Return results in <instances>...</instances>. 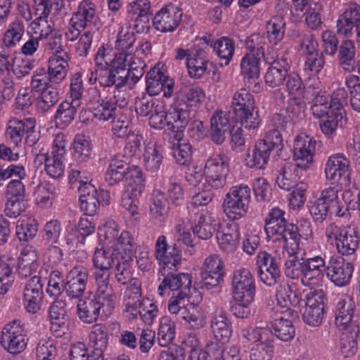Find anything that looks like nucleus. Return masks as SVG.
Here are the masks:
<instances>
[{"instance_id":"nucleus-1","label":"nucleus","mask_w":360,"mask_h":360,"mask_svg":"<svg viewBox=\"0 0 360 360\" xmlns=\"http://www.w3.org/2000/svg\"><path fill=\"white\" fill-rule=\"evenodd\" d=\"M284 273L286 277L300 281L301 283L309 288L319 285L324 277L336 286L343 287L348 285L354 271L353 264L340 255L330 257L328 264L326 255H314L304 258H290L285 262Z\"/></svg>"},{"instance_id":"nucleus-2","label":"nucleus","mask_w":360,"mask_h":360,"mask_svg":"<svg viewBox=\"0 0 360 360\" xmlns=\"http://www.w3.org/2000/svg\"><path fill=\"white\" fill-rule=\"evenodd\" d=\"M285 212L273 207L265 219V232L267 240L278 243L291 258L297 257L299 251L297 228L285 218Z\"/></svg>"},{"instance_id":"nucleus-3","label":"nucleus","mask_w":360,"mask_h":360,"mask_svg":"<svg viewBox=\"0 0 360 360\" xmlns=\"http://www.w3.org/2000/svg\"><path fill=\"white\" fill-rule=\"evenodd\" d=\"M68 144L67 135L64 133L56 134L53 143V149L51 154L44 148L37 151L34 148L33 153L34 155V163L37 167L44 165V169L46 173L53 179H58L64 174L65 160L66 155V146Z\"/></svg>"},{"instance_id":"nucleus-4","label":"nucleus","mask_w":360,"mask_h":360,"mask_svg":"<svg viewBox=\"0 0 360 360\" xmlns=\"http://www.w3.org/2000/svg\"><path fill=\"white\" fill-rule=\"evenodd\" d=\"M231 108L236 123L250 131L259 127L261 120L255 112V97L248 90L242 88L236 91L232 96Z\"/></svg>"},{"instance_id":"nucleus-5","label":"nucleus","mask_w":360,"mask_h":360,"mask_svg":"<svg viewBox=\"0 0 360 360\" xmlns=\"http://www.w3.org/2000/svg\"><path fill=\"white\" fill-rule=\"evenodd\" d=\"M283 148V140L278 130H269L264 138L258 141L252 151L247 155L246 165L250 168L264 169L267 165L270 154L275 152L278 158Z\"/></svg>"},{"instance_id":"nucleus-6","label":"nucleus","mask_w":360,"mask_h":360,"mask_svg":"<svg viewBox=\"0 0 360 360\" xmlns=\"http://www.w3.org/2000/svg\"><path fill=\"white\" fill-rule=\"evenodd\" d=\"M135 41L134 33L127 32L124 34H120L115 43V52L126 56L124 63L128 68L126 78L132 85L143 77L146 66L143 60L135 56L137 49Z\"/></svg>"},{"instance_id":"nucleus-7","label":"nucleus","mask_w":360,"mask_h":360,"mask_svg":"<svg viewBox=\"0 0 360 360\" xmlns=\"http://www.w3.org/2000/svg\"><path fill=\"white\" fill-rule=\"evenodd\" d=\"M328 243L334 245L342 256L354 255L360 243V238L355 228L350 226H339L335 223H329L325 229Z\"/></svg>"},{"instance_id":"nucleus-8","label":"nucleus","mask_w":360,"mask_h":360,"mask_svg":"<svg viewBox=\"0 0 360 360\" xmlns=\"http://www.w3.org/2000/svg\"><path fill=\"white\" fill-rule=\"evenodd\" d=\"M120 93L118 89H115L112 96L102 98L96 88L89 89V110L94 117L100 122L114 119L117 115V106L122 107L127 104L124 97L120 100Z\"/></svg>"},{"instance_id":"nucleus-9","label":"nucleus","mask_w":360,"mask_h":360,"mask_svg":"<svg viewBox=\"0 0 360 360\" xmlns=\"http://www.w3.org/2000/svg\"><path fill=\"white\" fill-rule=\"evenodd\" d=\"M63 6L58 0H34L36 19L32 23V28L39 39H48L56 30L53 22L47 18L50 14L58 15Z\"/></svg>"},{"instance_id":"nucleus-10","label":"nucleus","mask_w":360,"mask_h":360,"mask_svg":"<svg viewBox=\"0 0 360 360\" xmlns=\"http://www.w3.org/2000/svg\"><path fill=\"white\" fill-rule=\"evenodd\" d=\"M251 200V189L243 184L233 186L226 194L223 207L231 221L241 219L248 213Z\"/></svg>"},{"instance_id":"nucleus-11","label":"nucleus","mask_w":360,"mask_h":360,"mask_svg":"<svg viewBox=\"0 0 360 360\" xmlns=\"http://www.w3.org/2000/svg\"><path fill=\"white\" fill-rule=\"evenodd\" d=\"M326 179L331 185L349 188L351 184L352 167L349 159L342 153L330 155L325 164Z\"/></svg>"},{"instance_id":"nucleus-12","label":"nucleus","mask_w":360,"mask_h":360,"mask_svg":"<svg viewBox=\"0 0 360 360\" xmlns=\"http://www.w3.org/2000/svg\"><path fill=\"white\" fill-rule=\"evenodd\" d=\"M81 173L78 170L72 169L69 173V184L74 185L78 184L77 188L79 193V202L81 211L86 215H94L99 207V202L96 198V188L89 181V178L85 177L86 180L82 179Z\"/></svg>"},{"instance_id":"nucleus-13","label":"nucleus","mask_w":360,"mask_h":360,"mask_svg":"<svg viewBox=\"0 0 360 360\" xmlns=\"http://www.w3.org/2000/svg\"><path fill=\"white\" fill-rule=\"evenodd\" d=\"M125 57L118 54L103 45L98 48L94 58L95 65L100 70H106L107 75L113 76V79L119 77H126L128 68L124 63Z\"/></svg>"},{"instance_id":"nucleus-14","label":"nucleus","mask_w":360,"mask_h":360,"mask_svg":"<svg viewBox=\"0 0 360 360\" xmlns=\"http://www.w3.org/2000/svg\"><path fill=\"white\" fill-rule=\"evenodd\" d=\"M181 264V261H179L174 264V266H170L167 271H164L163 269H160V272L163 276V279L158 287V294L163 297L167 291L184 292L188 294L191 286V276L188 274L176 272L179 270Z\"/></svg>"},{"instance_id":"nucleus-15","label":"nucleus","mask_w":360,"mask_h":360,"mask_svg":"<svg viewBox=\"0 0 360 360\" xmlns=\"http://www.w3.org/2000/svg\"><path fill=\"white\" fill-rule=\"evenodd\" d=\"M174 82L167 74L164 65L158 64L152 68L146 75V91L153 96L163 93V96L170 98L173 95Z\"/></svg>"},{"instance_id":"nucleus-16","label":"nucleus","mask_w":360,"mask_h":360,"mask_svg":"<svg viewBox=\"0 0 360 360\" xmlns=\"http://www.w3.org/2000/svg\"><path fill=\"white\" fill-rule=\"evenodd\" d=\"M229 165V159L223 153L213 154L210 157L204 167L206 183L214 189L222 188L226 184Z\"/></svg>"},{"instance_id":"nucleus-17","label":"nucleus","mask_w":360,"mask_h":360,"mask_svg":"<svg viewBox=\"0 0 360 360\" xmlns=\"http://www.w3.org/2000/svg\"><path fill=\"white\" fill-rule=\"evenodd\" d=\"M1 338V345L8 352H21L27 343L25 323L20 320H14L6 324L2 330Z\"/></svg>"},{"instance_id":"nucleus-18","label":"nucleus","mask_w":360,"mask_h":360,"mask_svg":"<svg viewBox=\"0 0 360 360\" xmlns=\"http://www.w3.org/2000/svg\"><path fill=\"white\" fill-rule=\"evenodd\" d=\"M39 274L32 276L25 283L22 290L23 306L30 314H36L40 311L43 302L44 295L41 270Z\"/></svg>"},{"instance_id":"nucleus-19","label":"nucleus","mask_w":360,"mask_h":360,"mask_svg":"<svg viewBox=\"0 0 360 360\" xmlns=\"http://www.w3.org/2000/svg\"><path fill=\"white\" fill-rule=\"evenodd\" d=\"M191 120V112L186 106L176 101L167 110V131L172 134L174 141L184 136V130Z\"/></svg>"},{"instance_id":"nucleus-20","label":"nucleus","mask_w":360,"mask_h":360,"mask_svg":"<svg viewBox=\"0 0 360 360\" xmlns=\"http://www.w3.org/2000/svg\"><path fill=\"white\" fill-rule=\"evenodd\" d=\"M325 295L322 290H310L307 294L305 309L303 312L304 322L312 326H318L324 318Z\"/></svg>"},{"instance_id":"nucleus-21","label":"nucleus","mask_w":360,"mask_h":360,"mask_svg":"<svg viewBox=\"0 0 360 360\" xmlns=\"http://www.w3.org/2000/svg\"><path fill=\"white\" fill-rule=\"evenodd\" d=\"M183 15L182 10L169 4L159 10L153 18L155 29L160 32H172L179 25Z\"/></svg>"},{"instance_id":"nucleus-22","label":"nucleus","mask_w":360,"mask_h":360,"mask_svg":"<svg viewBox=\"0 0 360 360\" xmlns=\"http://www.w3.org/2000/svg\"><path fill=\"white\" fill-rule=\"evenodd\" d=\"M233 297H255V280L248 269L240 267L233 271L231 278Z\"/></svg>"},{"instance_id":"nucleus-23","label":"nucleus","mask_w":360,"mask_h":360,"mask_svg":"<svg viewBox=\"0 0 360 360\" xmlns=\"http://www.w3.org/2000/svg\"><path fill=\"white\" fill-rule=\"evenodd\" d=\"M275 309V313L271 316V327L278 339L283 342L291 341L295 335V328L292 319L294 318L293 309H284L283 311Z\"/></svg>"},{"instance_id":"nucleus-24","label":"nucleus","mask_w":360,"mask_h":360,"mask_svg":"<svg viewBox=\"0 0 360 360\" xmlns=\"http://www.w3.org/2000/svg\"><path fill=\"white\" fill-rule=\"evenodd\" d=\"M224 275V264L219 256L212 255L205 259L202 276V286L206 290H210L220 286Z\"/></svg>"},{"instance_id":"nucleus-25","label":"nucleus","mask_w":360,"mask_h":360,"mask_svg":"<svg viewBox=\"0 0 360 360\" xmlns=\"http://www.w3.org/2000/svg\"><path fill=\"white\" fill-rule=\"evenodd\" d=\"M68 291L60 299L54 300L49 308L51 330L56 338H63L68 332Z\"/></svg>"},{"instance_id":"nucleus-26","label":"nucleus","mask_w":360,"mask_h":360,"mask_svg":"<svg viewBox=\"0 0 360 360\" xmlns=\"http://www.w3.org/2000/svg\"><path fill=\"white\" fill-rule=\"evenodd\" d=\"M155 257L160 265V269H163L164 271H167L170 266H174L176 262L181 261V250L176 244L169 248L166 237L162 235L155 242Z\"/></svg>"},{"instance_id":"nucleus-27","label":"nucleus","mask_w":360,"mask_h":360,"mask_svg":"<svg viewBox=\"0 0 360 360\" xmlns=\"http://www.w3.org/2000/svg\"><path fill=\"white\" fill-rule=\"evenodd\" d=\"M216 238L220 249L226 252H233L240 238V228L234 221L219 224Z\"/></svg>"},{"instance_id":"nucleus-28","label":"nucleus","mask_w":360,"mask_h":360,"mask_svg":"<svg viewBox=\"0 0 360 360\" xmlns=\"http://www.w3.org/2000/svg\"><path fill=\"white\" fill-rule=\"evenodd\" d=\"M97 285V290L93 296L103 304V316L108 317L115 309V295L112 286L109 283L110 274L94 273Z\"/></svg>"},{"instance_id":"nucleus-29","label":"nucleus","mask_w":360,"mask_h":360,"mask_svg":"<svg viewBox=\"0 0 360 360\" xmlns=\"http://www.w3.org/2000/svg\"><path fill=\"white\" fill-rule=\"evenodd\" d=\"M355 308V302L350 295H342L338 299L335 309V324L339 330L356 326L352 323Z\"/></svg>"},{"instance_id":"nucleus-30","label":"nucleus","mask_w":360,"mask_h":360,"mask_svg":"<svg viewBox=\"0 0 360 360\" xmlns=\"http://www.w3.org/2000/svg\"><path fill=\"white\" fill-rule=\"evenodd\" d=\"M150 3L149 0H136L127 6L128 18L133 21L136 32H145L148 28Z\"/></svg>"},{"instance_id":"nucleus-31","label":"nucleus","mask_w":360,"mask_h":360,"mask_svg":"<svg viewBox=\"0 0 360 360\" xmlns=\"http://www.w3.org/2000/svg\"><path fill=\"white\" fill-rule=\"evenodd\" d=\"M39 252L31 245L25 246L18 257L17 274L21 279L33 276L39 268Z\"/></svg>"},{"instance_id":"nucleus-32","label":"nucleus","mask_w":360,"mask_h":360,"mask_svg":"<svg viewBox=\"0 0 360 360\" xmlns=\"http://www.w3.org/2000/svg\"><path fill=\"white\" fill-rule=\"evenodd\" d=\"M360 5L349 3L336 21L337 34L342 37L350 38L354 34L355 18L359 16Z\"/></svg>"},{"instance_id":"nucleus-33","label":"nucleus","mask_w":360,"mask_h":360,"mask_svg":"<svg viewBox=\"0 0 360 360\" xmlns=\"http://www.w3.org/2000/svg\"><path fill=\"white\" fill-rule=\"evenodd\" d=\"M210 328L216 340L221 344L228 342L232 336V323L226 313L222 310H216L213 313Z\"/></svg>"},{"instance_id":"nucleus-34","label":"nucleus","mask_w":360,"mask_h":360,"mask_svg":"<svg viewBox=\"0 0 360 360\" xmlns=\"http://www.w3.org/2000/svg\"><path fill=\"white\" fill-rule=\"evenodd\" d=\"M103 304L94 297L79 299L77 301V315L84 323L91 324L96 322L100 312L103 315Z\"/></svg>"},{"instance_id":"nucleus-35","label":"nucleus","mask_w":360,"mask_h":360,"mask_svg":"<svg viewBox=\"0 0 360 360\" xmlns=\"http://www.w3.org/2000/svg\"><path fill=\"white\" fill-rule=\"evenodd\" d=\"M141 283L138 279H133L127 286L124 295V311L129 319H136L140 311Z\"/></svg>"},{"instance_id":"nucleus-36","label":"nucleus","mask_w":360,"mask_h":360,"mask_svg":"<svg viewBox=\"0 0 360 360\" xmlns=\"http://www.w3.org/2000/svg\"><path fill=\"white\" fill-rule=\"evenodd\" d=\"M35 127L34 118L18 120L14 118L9 120L6 130V135L8 140L15 146L22 143L26 133L32 131Z\"/></svg>"},{"instance_id":"nucleus-37","label":"nucleus","mask_w":360,"mask_h":360,"mask_svg":"<svg viewBox=\"0 0 360 360\" xmlns=\"http://www.w3.org/2000/svg\"><path fill=\"white\" fill-rule=\"evenodd\" d=\"M108 332L105 325L95 323L89 334V342L93 347L91 358L103 359V352L108 344Z\"/></svg>"},{"instance_id":"nucleus-38","label":"nucleus","mask_w":360,"mask_h":360,"mask_svg":"<svg viewBox=\"0 0 360 360\" xmlns=\"http://www.w3.org/2000/svg\"><path fill=\"white\" fill-rule=\"evenodd\" d=\"M193 233L200 239L210 238L216 229V221L207 211L197 213L195 215L192 226Z\"/></svg>"},{"instance_id":"nucleus-39","label":"nucleus","mask_w":360,"mask_h":360,"mask_svg":"<svg viewBox=\"0 0 360 360\" xmlns=\"http://www.w3.org/2000/svg\"><path fill=\"white\" fill-rule=\"evenodd\" d=\"M48 63L46 72L51 76L53 83H60L68 73V53L65 51H57L50 57Z\"/></svg>"},{"instance_id":"nucleus-40","label":"nucleus","mask_w":360,"mask_h":360,"mask_svg":"<svg viewBox=\"0 0 360 360\" xmlns=\"http://www.w3.org/2000/svg\"><path fill=\"white\" fill-rule=\"evenodd\" d=\"M300 169L293 162H285L278 169L276 179L278 186L284 191H290L292 188L299 185Z\"/></svg>"},{"instance_id":"nucleus-41","label":"nucleus","mask_w":360,"mask_h":360,"mask_svg":"<svg viewBox=\"0 0 360 360\" xmlns=\"http://www.w3.org/2000/svg\"><path fill=\"white\" fill-rule=\"evenodd\" d=\"M88 276L87 269L82 265L69 271V297H80L86 288Z\"/></svg>"},{"instance_id":"nucleus-42","label":"nucleus","mask_w":360,"mask_h":360,"mask_svg":"<svg viewBox=\"0 0 360 360\" xmlns=\"http://www.w3.org/2000/svg\"><path fill=\"white\" fill-rule=\"evenodd\" d=\"M95 14L94 4L90 0H84L79 4L77 11L72 15L69 22L78 34L79 29H84L88 22L93 21Z\"/></svg>"},{"instance_id":"nucleus-43","label":"nucleus","mask_w":360,"mask_h":360,"mask_svg":"<svg viewBox=\"0 0 360 360\" xmlns=\"http://www.w3.org/2000/svg\"><path fill=\"white\" fill-rule=\"evenodd\" d=\"M277 304L272 309V313L278 308V311L284 309H292L290 307H297L300 304L301 298L297 292L292 290L288 284H281L276 288Z\"/></svg>"},{"instance_id":"nucleus-44","label":"nucleus","mask_w":360,"mask_h":360,"mask_svg":"<svg viewBox=\"0 0 360 360\" xmlns=\"http://www.w3.org/2000/svg\"><path fill=\"white\" fill-rule=\"evenodd\" d=\"M289 65L288 60L273 62L268 65L264 75L265 84L271 88L279 87L283 84L288 75Z\"/></svg>"},{"instance_id":"nucleus-45","label":"nucleus","mask_w":360,"mask_h":360,"mask_svg":"<svg viewBox=\"0 0 360 360\" xmlns=\"http://www.w3.org/2000/svg\"><path fill=\"white\" fill-rule=\"evenodd\" d=\"M342 188L338 185H331L323 188L318 199L321 201L331 211V214H335L338 217H344L347 209L341 207L340 205V199L338 191Z\"/></svg>"},{"instance_id":"nucleus-46","label":"nucleus","mask_w":360,"mask_h":360,"mask_svg":"<svg viewBox=\"0 0 360 360\" xmlns=\"http://www.w3.org/2000/svg\"><path fill=\"white\" fill-rule=\"evenodd\" d=\"M181 319L184 320L190 328L198 330L205 326L207 314L198 305L189 304L181 310Z\"/></svg>"},{"instance_id":"nucleus-47","label":"nucleus","mask_w":360,"mask_h":360,"mask_svg":"<svg viewBox=\"0 0 360 360\" xmlns=\"http://www.w3.org/2000/svg\"><path fill=\"white\" fill-rule=\"evenodd\" d=\"M211 138L217 144L223 143L225 134L229 129V120L222 110H216L210 120Z\"/></svg>"},{"instance_id":"nucleus-48","label":"nucleus","mask_w":360,"mask_h":360,"mask_svg":"<svg viewBox=\"0 0 360 360\" xmlns=\"http://www.w3.org/2000/svg\"><path fill=\"white\" fill-rule=\"evenodd\" d=\"M342 330L343 332L340 341V352L345 358H349L353 356L358 350L359 328L354 326Z\"/></svg>"},{"instance_id":"nucleus-49","label":"nucleus","mask_w":360,"mask_h":360,"mask_svg":"<svg viewBox=\"0 0 360 360\" xmlns=\"http://www.w3.org/2000/svg\"><path fill=\"white\" fill-rule=\"evenodd\" d=\"M87 80L89 84H95L97 81L99 84L105 87H111L115 85L114 89H117L125 84H130L126 77H119L118 79H113V76L107 75L106 70H100L95 65L94 69H90L87 74Z\"/></svg>"},{"instance_id":"nucleus-50","label":"nucleus","mask_w":360,"mask_h":360,"mask_svg":"<svg viewBox=\"0 0 360 360\" xmlns=\"http://www.w3.org/2000/svg\"><path fill=\"white\" fill-rule=\"evenodd\" d=\"M25 31V25L22 21L17 19L9 23L2 37L3 48L8 50L19 46Z\"/></svg>"},{"instance_id":"nucleus-51","label":"nucleus","mask_w":360,"mask_h":360,"mask_svg":"<svg viewBox=\"0 0 360 360\" xmlns=\"http://www.w3.org/2000/svg\"><path fill=\"white\" fill-rule=\"evenodd\" d=\"M208 63L206 52L202 49L195 50L186 62L189 75L193 78H200L207 70Z\"/></svg>"},{"instance_id":"nucleus-52","label":"nucleus","mask_w":360,"mask_h":360,"mask_svg":"<svg viewBox=\"0 0 360 360\" xmlns=\"http://www.w3.org/2000/svg\"><path fill=\"white\" fill-rule=\"evenodd\" d=\"M119 252L110 250L96 248L93 257V264L96 268L95 273L110 274V269L117 260Z\"/></svg>"},{"instance_id":"nucleus-53","label":"nucleus","mask_w":360,"mask_h":360,"mask_svg":"<svg viewBox=\"0 0 360 360\" xmlns=\"http://www.w3.org/2000/svg\"><path fill=\"white\" fill-rule=\"evenodd\" d=\"M285 20L281 15H276L270 18L266 24V34L269 42L276 46L281 42L285 33Z\"/></svg>"},{"instance_id":"nucleus-54","label":"nucleus","mask_w":360,"mask_h":360,"mask_svg":"<svg viewBox=\"0 0 360 360\" xmlns=\"http://www.w3.org/2000/svg\"><path fill=\"white\" fill-rule=\"evenodd\" d=\"M82 77V73L78 72L74 74L71 79L69 94L72 101L69 103V122L74 119V114L77 109L80 108L81 99L84 92Z\"/></svg>"},{"instance_id":"nucleus-55","label":"nucleus","mask_w":360,"mask_h":360,"mask_svg":"<svg viewBox=\"0 0 360 360\" xmlns=\"http://www.w3.org/2000/svg\"><path fill=\"white\" fill-rule=\"evenodd\" d=\"M261 57L255 53H245L240 60V73L244 79L250 83L251 80L257 79L260 75Z\"/></svg>"},{"instance_id":"nucleus-56","label":"nucleus","mask_w":360,"mask_h":360,"mask_svg":"<svg viewBox=\"0 0 360 360\" xmlns=\"http://www.w3.org/2000/svg\"><path fill=\"white\" fill-rule=\"evenodd\" d=\"M127 172V163L118 156L113 158L105 173V181L109 186H114L123 181Z\"/></svg>"},{"instance_id":"nucleus-57","label":"nucleus","mask_w":360,"mask_h":360,"mask_svg":"<svg viewBox=\"0 0 360 360\" xmlns=\"http://www.w3.org/2000/svg\"><path fill=\"white\" fill-rule=\"evenodd\" d=\"M91 142L84 134H77L71 144L72 157L77 162H86L91 157Z\"/></svg>"},{"instance_id":"nucleus-58","label":"nucleus","mask_w":360,"mask_h":360,"mask_svg":"<svg viewBox=\"0 0 360 360\" xmlns=\"http://www.w3.org/2000/svg\"><path fill=\"white\" fill-rule=\"evenodd\" d=\"M143 158L146 169L151 173L157 172L160 169L164 158L161 147L150 143L146 146Z\"/></svg>"},{"instance_id":"nucleus-59","label":"nucleus","mask_w":360,"mask_h":360,"mask_svg":"<svg viewBox=\"0 0 360 360\" xmlns=\"http://www.w3.org/2000/svg\"><path fill=\"white\" fill-rule=\"evenodd\" d=\"M169 203L165 193L160 190H154L152 194L150 213L153 218L162 221L167 217Z\"/></svg>"},{"instance_id":"nucleus-60","label":"nucleus","mask_w":360,"mask_h":360,"mask_svg":"<svg viewBox=\"0 0 360 360\" xmlns=\"http://www.w3.org/2000/svg\"><path fill=\"white\" fill-rule=\"evenodd\" d=\"M205 97V91L200 86H193L181 91L177 95L176 101L182 106L198 107Z\"/></svg>"},{"instance_id":"nucleus-61","label":"nucleus","mask_w":360,"mask_h":360,"mask_svg":"<svg viewBox=\"0 0 360 360\" xmlns=\"http://www.w3.org/2000/svg\"><path fill=\"white\" fill-rule=\"evenodd\" d=\"M319 84L320 82H318L313 87L312 96H314V98L311 106L313 115L317 118H321L326 115L328 116L330 108H333L329 102L328 97L323 94H320L321 90Z\"/></svg>"},{"instance_id":"nucleus-62","label":"nucleus","mask_w":360,"mask_h":360,"mask_svg":"<svg viewBox=\"0 0 360 360\" xmlns=\"http://www.w3.org/2000/svg\"><path fill=\"white\" fill-rule=\"evenodd\" d=\"M135 239L132 233L123 231L117 237L113 245H110L115 252L123 255V257L131 258L135 247Z\"/></svg>"},{"instance_id":"nucleus-63","label":"nucleus","mask_w":360,"mask_h":360,"mask_svg":"<svg viewBox=\"0 0 360 360\" xmlns=\"http://www.w3.org/2000/svg\"><path fill=\"white\" fill-rule=\"evenodd\" d=\"M68 282L64 280L63 274L58 271H52L49 275V279L47 284L46 292L49 297L54 300L60 299L65 295V285Z\"/></svg>"},{"instance_id":"nucleus-64","label":"nucleus","mask_w":360,"mask_h":360,"mask_svg":"<svg viewBox=\"0 0 360 360\" xmlns=\"http://www.w3.org/2000/svg\"><path fill=\"white\" fill-rule=\"evenodd\" d=\"M211 46L217 56L224 60L226 65L230 63L235 52V44L232 39L221 37L214 41Z\"/></svg>"}]
</instances>
